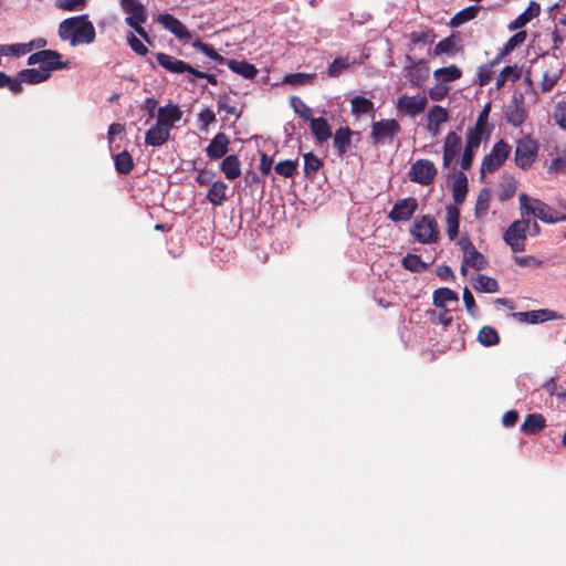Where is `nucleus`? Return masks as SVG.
Returning a JSON list of instances; mask_svg holds the SVG:
<instances>
[{
	"label": "nucleus",
	"instance_id": "f03ea898",
	"mask_svg": "<svg viewBox=\"0 0 566 566\" xmlns=\"http://www.w3.org/2000/svg\"><path fill=\"white\" fill-rule=\"evenodd\" d=\"M122 10L127 14L125 23L134 29V31L143 38L146 42L150 43L149 35L142 27L147 20V10L139 0H119Z\"/></svg>",
	"mask_w": 566,
	"mask_h": 566
},
{
	"label": "nucleus",
	"instance_id": "bb28decb",
	"mask_svg": "<svg viewBox=\"0 0 566 566\" xmlns=\"http://www.w3.org/2000/svg\"><path fill=\"white\" fill-rule=\"evenodd\" d=\"M77 22H80L77 17H72L63 20L59 25V36L64 41H70L72 46L78 45V39H75Z\"/></svg>",
	"mask_w": 566,
	"mask_h": 566
},
{
	"label": "nucleus",
	"instance_id": "052dcab7",
	"mask_svg": "<svg viewBox=\"0 0 566 566\" xmlns=\"http://www.w3.org/2000/svg\"><path fill=\"white\" fill-rule=\"evenodd\" d=\"M450 87L447 84L438 81L434 86L429 88L428 96L433 102H440L448 95Z\"/></svg>",
	"mask_w": 566,
	"mask_h": 566
},
{
	"label": "nucleus",
	"instance_id": "4c0bfd02",
	"mask_svg": "<svg viewBox=\"0 0 566 566\" xmlns=\"http://www.w3.org/2000/svg\"><path fill=\"white\" fill-rule=\"evenodd\" d=\"M352 114L355 116L371 114L375 111L373 101L364 96H355L350 101Z\"/></svg>",
	"mask_w": 566,
	"mask_h": 566
},
{
	"label": "nucleus",
	"instance_id": "0e129e2a",
	"mask_svg": "<svg viewBox=\"0 0 566 566\" xmlns=\"http://www.w3.org/2000/svg\"><path fill=\"white\" fill-rule=\"evenodd\" d=\"M127 42H128L130 49L136 54L144 56L148 53V49L146 48V45L138 38H136L133 33H129V35L127 36Z\"/></svg>",
	"mask_w": 566,
	"mask_h": 566
},
{
	"label": "nucleus",
	"instance_id": "473e14b6",
	"mask_svg": "<svg viewBox=\"0 0 566 566\" xmlns=\"http://www.w3.org/2000/svg\"><path fill=\"white\" fill-rule=\"evenodd\" d=\"M546 426L545 418L541 413H530L521 426V431L525 434H535Z\"/></svg>",
	"mask_w": 566,
	"mask_h": 566
},
{
	"label": "nucleus",
	"instance_id": "ea45409f",
	"mask_svg": "<svg viewBox=\"0 0 566 566\" xmlns=\"http://www.w3.org/2000/svg\"><path fill=\"white\" fill-rule=\"evenodd\" d=\"M480 9L481 8L479 6H469L460 10L451 18L450 25L457 28L468 21L473 20L474 18H476Z\"/></svg>",
	"mask_w": 566,
	"mask_h": 566
},
{
	"label": "nucleus",
	"instance_id": "412c9836",
	"mask_svg": "<svg viewBox=\"0 0 566 566\" xmlns=\"http://www.w3.org/2000/svg\"><path fill=\"white\" fill-rule=\"evenodd\" d=\"M182 112L177 105L168 104L166 106L159 107L157 112V123L164 125L166 127H171L176 122L181 119Z\"/></svg>",
	"mask_w": 566,
	"mask_h": 566
},
{
	"label": "nucleus",
	"instance_id": "393cba45",
	"mask_svg": "<svg viewBox=\"0 0 566 566\" xmlns=\"http://www.w3.org/2000/svg\"><path fill=\"white\" fill-rule=\"evenodd\" d=\"M541 13V6L535 1H531L528 7L516 17L514 21L509 24V30L514 31L525 27L532 19L538 17Z\"/></svg>",
	"mask_w": 566,
	"mask_h": 566
},
{
	"label": "nucleus",
	"instance_id": "e433bc0d",
	"mask_svg": "<svg viewBox=\"0 0 566 566\" xmlns=\"http://www.w3.org/2000/svg\"><path fill=\"white\" fill-rule=\"evenodd\" d=\"M462 76V71L455 65L451 64L446 67L437 69L433 72V77L442 83L454 82Z\"/></svg>",
	"mask_w": 566,
	"mask_h": 566
},
{
	"label": "nucleus",
	"instance_id": "338daca9",
	"mask_svg": "<svg viewBox=\"0 0 566 566\" xmlns=\"http://www.w3.org/2000/svg\"><path fill=\"white\" fill-rule=\"evenodd\" d=\"M463 302H464L467 311L472 316H475L478 314V306L475 304V300H474L471 291L468 287H464V290H463Z\"/></svg>",
	"mask_w": 566,
	"mask_h": 566
},
{
	"label": "nucleus",
	"instance_id": "20e7f679",
	"mask_svg": "<svg viewBox=\"0 0 566 566\" xmlns=\"http://www.w3.org/2000/svg\"><path fill=\"white\" fill-rule=\"evenodd\" d=\"M410 233L415 241L419 243L431 244L437 242L439 239V229L434 217L431 214H426L421 218H418L413 222L410 229Z\"/></svg>",
	"mask_w": 566,
	"mask_h": 566
},
{
	"label": "nucleus",
	"instance_id": "aec40b11",
	"mask_svg": "<svg viewBox=\"0 0 566 566\" xmlns=\"http://www.w3.org/2000/svg\"><path fill=\"white\" fill-rule=\"evenodd\" d=\"M77 20H80V22L76 24L75 39H78V44H90L94 42L96 32L88 17L86 14L77 15Z\"/></svg>",
	"mask_w": 566,
	"mask_h": 566
},
{
	"label": "nucleus",
	"instance_id": "c85d7f7f",
	"mask_svg": "<svg viewBox=\"0 0 566 566\" xmlns=\"http://www.w3.org/2000/svg\"><path fill=\"white\" fill-rule=\"evenodd\" d=\"M221 171L226 178L233 180L241 175V163L239 157L234 154L226 156L220 166Z\"/></svg>",
	"mask_w": 566,
	"mask_h": 566
},
{
	"label": "nucleus",
	"instance_id": "39448f33",
	"mask_svg": "<svg viewBox=\"0 0 566 566\" xmlns=\"http://www.w3.org/2000/svg\"><path fill=\"white\" fill-rule=\"evenodd\" d=\"M530 228V219L523 218L513 221L503 234L504 242L514 253L523 252L526 243V232Z\"/></svg>",
	"mask_w": 566,
	"mask_h": 566
},
{
	"label": "nucleus",
	"instance_id": "37998d69",
	"mask_svg": "<svg viewBox=\"0 0 566 566\" xmlns=\"http://www.w3.org/2000/svg\"><path fill=\"white\" fill-rule=\"evenodd\" d=\"M478 340L482 346L491 347L500 343V335L494 327L485 325L480 329Z\"/></svg>",
	"mask_w": 566,
	"mask_h": 566
},
{
	"label": "nucleus",
	"instance_id": "e2e57ef3",
	"mask_svg": "<svg viewBox=\"0 0 566 566\" xmlns=\"http://www.w3.org/2000/svg\"><path fill=\"white\" fill-rule=\"evenodd\" d=\"M86 0H55V7L64 11H74L83 8Z\"/></svg>",
	"mask_w": 566,
	"mask_h": 566
},
{
	"label": "nucleus",
	"instance_id": "c9c22d12",
	"mask_svg": "<svg viewBox=\"0 0 566 566\" xmlns=\"http://www.w3.org/2000/svg\"><path fill=\"white\" fill-rule=\"evenodd\" d=\"M227 188L228 186L223 181H214L211 184L207 199L213 206H220L227 198Z\"/></svg>",
	"mask_w": 566,
	"mask_h": 566
},
{
	"label": "nucleus",
	"instance_id": "a19ab883",
	"mask_svg": "<svg viewBox=\"0 0 566 566\" xmlns=\"http://www.w3.org/2000/svg\"><path fill=\"white\" fill-rule=\"evenodd\" d=\"M114 166L119 175H128L134 168L132 155L127 150H123L114 156Z\"/></svg>",
	"mask_w": 566,
	"mask_h": 566
},
{
	"label": "nucleus",
	"instance_id": "9b49d317",
	"mask_svg": "<svg viewBox=\"0 0 566 566\" xmlns=\"http://www.w3.org/2000/svg\"><path fill=\"white\" fill-rule=\"evenodd\" d=\"M405 76L413 87L423 84L429 75V67L423 60L415 61L410 55H406Z\"/></svg>",
	"mask_w": 566,
	"mask_h": 566
},
{
	"label": "nucleus",
	"instance_id": "603ef678",
	"mask_svg": "<svg viewBox=\"0 0 566 566\" xmlns=\"http://www.w3.org/2000/svg\"><path fill=\"white\" fill-rule=\"evenodd\" d=\"M297 160H283L275 165L274 170L277 175L285 178H291L297 172Z\"/></svg>",
	"mask_w": 566,
	"mask_h": 566
},
{
	"label": "nucleus",
	"instance_id": "72a5a7b5",
	"mask_svg": "<svg viewBox=\"0 0 566 566\" xmlns=\"http://www.w3.org/2000/svg\"><path fill=\"white\" fill-rule=\"evenodd\" d=\"M505 118L507 123L512 124L514 127L521 126L526 118V112L523 103L515 99L511 105H509Z\"/></svg>",
	"mask_w": 566,
	"mask_h": 566
},
{
	"label": "nucleus",
	"instance_id": "a211bd4d",
	"mask_svg": "<svg viewBox=\"0 0 566 566\" xmlns=\"http://www.w3.org/2000/svg\"><path fill=\"white\" fill-rule=\"evenodd\" d=\"M229 144L228 135L222 132L218 133L206 148L207 156L210 159L222 158L228 153Z\"/></svg>",
	"mask_w": 566,
	"mask_h": 566
},
{
	"label": "nucleus",
	"instance_id": "8fccbe9b",
	"mask_svg": "<svg viewBox=\"0 0 566 566\" xmlns=\"http://www.w3.org/2000/svg\"><path fill=\"white\" fill-rule=\"evenodd\" d=\"M315 74L310 73H292L286 74L283 78V84H290L292 86H302L313 84Z\"/></svg>",
	"mask_w": 566,
	"mask_h": 566
},
{
	"label": "nucleus",
	"instance_id": "bf43d9fd",
	"mask_svg": "<svg viewBox=\"0 0 566 566\" xmlns=\"http://www.w3.org/2000/svg\"><path fill=\"white\" fill-rule=\"evenodd\" d=\"M532 313L528 318L530 324L543 323L556 318V313L551 310L530 311Z\"/></svg>",
	"mask_w": 566,
	"mask_h": 566
},
{
	"label": "nucleus",
	"instance_id": "a878e982",
	"mask_svg": "<svg viewBox=\"0 0 566 566\" xmlns=\"http://www.w3.org/2000/svg\"><path fill=\"white\" fill-rule=\"evenodd\" d=\"M50 76L48 70L40 69H24L17 73V78L20 81L21 85L22 83L30 85L40 84L48 81Z\"/></svg>",
	"mask_w": 566,
	"mask_h": 566
},
{
	"label": "nucleus",
	"instance_id": "2eb2a0df",
	"mask_svg": "<svg viewBox=\"0 0 566 566\" xmlns=\"http://www.w3.org/2000/svg\"><path fill=\"white\" fill-rule=\"evenodd\" d=\"M157 21L179 40H189L191 38L184 23L169 13L159 14Z\"/></svg>",
	"mask_w": 566,
	"mask_h": 566
},
{
	"label": "nucleus",
	"instance_id": "4468645a",
	"mask_svg": "<svg viewBox=\"0 0 566 566\" xmlns=\"http://www.w3.org/2000/svg\"><path fill=\"white\" fill-rule=\"evenodd\" d=\"M156 60L158 64L170 73H192L193 67L182 60H178L167 53H156Z\"/></svg>",
	"mask_w": 566,
	"mask_h": 566
},
{
	"label": "nucleus",
	"instance_id": "680f3d73",
	"mask_svg": "<svg viewBox=\"0 0 566 566\" xmlns=\"http://www.w3.org/2000/svg\"><path fill=\"white\" fill-rule=\"evenodd\" d=\"M217 106L219 111H223L229 115H233L235 118L241 116V112H239L235 106L230 104V98L227 95L219 96Z\"/></svg>",
	"mask_w": 566,
	"mask_h": 566
},
{
	"label": "nucleus",
	"instance_id": "a18cd8bd",
	"mask_svg": "<svg viewBox=\"0 0 566 566\" xmlns=\"http://www.w3.org/2000/svg\"><path fill=\"white\" fill-rule=\"evenodd\" d=\"M491 200V190L489 188H482L478 195L474 214L479 219L486 214Z\"/></svg>",
	"mask_w": 566,
	"mask_h": 566
},
{
	"label": "nucleus",
	"instance_id": "79ce46f5",
	"mask_svg": "<svg viewBox=\"0 0 566 566\" xmlns=\"http://www.w3.org/2000/svg\"><path fill=\"white\" fill-rule=\"evenodd\" d=\"M473 289L478 292L496 293L500 286L495 279L479 274L473 283Z\"/></svg>",
	"mask_w": 566,
	"mask_h": 566
},
{
	"label": "nucleus",
	"instance_id": "c756f323",
	"mask_svg": "<svg viewBox=\"0 0 566 566\" xmlns=\"http://www.w3.org/2000/svg\"><path fill=\"white\" fill-rule=\"evenodd\" d=\"M356 64V60L347 56L336 57L327 66L326 74L328 77H338Z\"/></svg>",
	"mask_w": 566,
	"mask_h": 566
},
{
	"label": "nucleus",
	"instance_id": "49530a36",
	"mask_svg": "<svg viewBox=\"0 0 566 566\" xmlns=\"http://www.w3.org/2000/svg\"><path fill=\"white\" fill-rule=\"evenodd\" d=\"M192 48L197 51H200L206 56L213 60L217 64H227V59H224L222 55H220L212 45L205 43L200 40H197L192 43Z\"/></svg>",
	"mask_w": 566,
	"mask_h": 566
},
{
	"label": "nucleus",
	"instance_id": "423d86ee",
	"mask_svg": "<svg viewBox=\"0 0 566 566\" xmlns=\"http://www.w3.org/2000/svg\"><path fill=\"white\" fill-rule=\"evenodd\" d=\"M511 146L503 139L496 142L481 164V175L495 172L509 158Z\"/></svg>",
	"mask_w": 566,
	"mask_h": 566
},
{
	"label": "nucleus",
	"instance_id": "69168bd1",
	"mask_svg": "<svg viewBox=\"0 0 566 566\" xmlns=\"http://www.w3.org/2000/svg\"><path fill=\"white\" fill-rule=\"evenodd\" d=\"M478 149L464 146L463 154L461 156L460 165L463 170H469L472 167L475 151Z\"/></svg>",
	"mask_w": 566,
	"mask_h": 566
},
{
	"label": "nucleus",
	"instance_id": "c03bdc74",
	"mask_svg": "<svg viewBox=\"0 0 566 566\" xmlns=\"http://www.w3.org/2000/svg\"><path fill=\"white\" fill-rule=\"evenodd\" d=\"M402 266L413 273H421L428 270L429 264L423 262L417 254H407L402 258Z\"/></svg>",
	"mask_w": 566,
	"mask_h": 566
},
{
	"label": "nucleus",
	"instance_id": "ddd939ff",
	"mask_svg": "<svg viewBox=\"0 0 566 566\" xmlns=\"http://www.w3.org/2000/svg\"><path fill=\"white\" fill-rule=\"evenodd\" d=\"M428 104L427 97L420 94H416L412 96L402 95L398 98L397 109L400 113L416 116L422 113Z\"/></svg>",
	"mask_w": 566,
	"mask_h": 566
},
{
	"label": "nucleus",
	"instance_id": "f3484780",
	"mask_svg": "<svg viewBox=\"0 0 566 566\" xmlns=\"http://www.w3.org/2000/svg\"><path fill=\"white\" fill-rule=\"evenodd\" d=\"M355 133L348 127H339L334 134V148L338 157L343 158L352 147V138Z\"/></svg>",
	"mask_w": 566,
	"mask_h": 566
},
{
	"label": "nucleus",
	"instance_id": "58836bf2",
	"mask_svg": "<svg viewBox=\"0 0 566 566\" xmlns=\"http://www.w3.org/2000/svg\"><path fill=\"white\" fill-rule=\"evenodd\" d=\"M458 294L449 287H440L433 292L432 302L436 307L446 308L448 302H457Z\"/></svg>",
	"mask_w": 566,
	"mask_h": 566
},
{
	"label": "nucleus",
	"instance_id": "f257e3e1",
	"mask_svg": "<svg viewBox=\"0 0 566 566\" xmlns=\"http://www.w3.org/2000/svg\"><path fill=\"white\" fill-rule=\"evenodd\" d=\"M521 217L528 219L533 216L546 223L560 222L559 213L539 199L531 198L526 193L520 195Z\"/></svg>",
	"mask_w": 566,
	"mask_h": 566
},
{
	"label": "nucleus",
	"instance_id": "774afa93",
	"mask_svg": "<svg viewBox=\"0 0 566 566\" xmlns=\"http://www.w3.org/2000/svg\"><path fill=\"white\" fill-rule=\"evenodd\" d=\"M554 118L560 128L566 130V102H560L557 104Z\"/></svg>",
	"mask_w": 566,
	"mask_h": 566
},
{
	"label": "nucleus",
	"instance_id": "6e6552de",
	"mask_svg": "<svg viewBox=\"0 0 566 566\" xmlns=\"http://www.w3.org/2000/svg\"><path fill=\"white\" fill-rule=\"evenodd\" d=\"M538 145L528 136L516 142L514 160L521 169H528L537 157Z\"/></svg>",
	"mask_w": 566,
	"mask_h": 566
},
{
	"label": "nucleus",
	"instance_id": "4be33fe9",
	"mask_svg": "<svg viewBox=\"0 0 566 566\" xmlns=\"http://www.w3.org/2000/svg\"><path fill=\"white\" fill-rule=\"evenodd\" d=\"M452 198L457 206L465 201L468 193V178L463 171H458L453 175L451 184Z\"/></svg>",
	"mask_w": 566,
	"mask_h": 566
},
{
	"label": "nucleus",
	"instance_id": "dca6fc26",
	"mask_svg": "<svg viewBox=\"0 0 566 566\" xmlns=\"http://www.w3.org/2000/svg\"><path fill=\"white\" fill-rule=\"evenodd\" d=\"M462 148L461 136L455 132H449L443 143V167L448 168L451 161L460 154Z\"/></svg>",
	"mask_w": 566,
	"mask_h": 566
},
{
	"label": "nucleus",
	"instance_id": "9d476101",
	"mask_svg": "<svg viewBox=\"0 0 566 566\" xmlns=\"http://www.w3.org/2000/svg\"><path fill=\"white\" fill-rule=\"evenodd\" d=\"M458 245L463 252L464 264H469L476 271L486 268L488 261L485 256L476 250L469 237H461L458 241Z\"/></svg>",
	"mask_w": 566,
	"mask_h": 566
},
{
	"label": "nucleus",
	"instance_id": "3c124183",
	"mask_svg": "<svg viewBox=\"0 0 566 566\" xmlns=\"http://www.w3.org/2000/svg\"><path fill=\"white\" fill-rule=\"evenodd\" d=\"M563 70H556L554 72L547 70L544 72L543 80L541 82V90L544 93L551 92L558 80L560 78Z\"/></svg>",
	"mask_w": 566,
	"mask_h": 566
},
{
	"label": "nucleus",
	"instance_id": "cd10ccee",
	"mask_svg": "<svg viewBox=\"0 0 566 566\" xmlns=\"http://www.w3.org/2000/svg\"><path fill=\"white\" fill-rule=\"evenodd\" d=\"M447 234L451 241L455 240L459 234L460 211L457 206H448L446 208Z\"/></svg>",
	"mask_w": 566,
	"mask_h": 566
},
{
	"label": "nucleus",
	"instance_id": "7c9ffc66",
	"mask_svg": "<svg viewBox=\"0 0 566 566\" xmlns=\"http://www.w3.org/2000/svg\"><path fill=\"white\" fill-rule=\"evenodd\" d=\"M227 66L234 73L241 75L242 77L244 78H248V80H252L258 74V69L242 60V61H238V60H228L227 61Z\"/></svg>",
	"mask_w": 566,
	"mask_h": 566
},
{
	"label": "nucleus",
	"instance_id": "f704fd0d",
	"mask_svg": "<svg viewBox=\"0 0 566 566\" xmlns=\"http://www.w3.org/2000/svg\"><path fill=\"white\" fill-rule=\"evenodd\" d=\"M521 76L522 69L520 66H517L516 64L507 65L501 71V73L496 77L495 86L496 88H501L507 81L515 83L521 78Z\"/></svg>",
	"mask_w": 566,
	"mask_h": 566
},
{
	"label": "nucleus",
	"instance_id": "864d4df0",
	"mask_svg": "<svg viewBox=\"0 0 566 566\" xmlns=\"http://www.w3.org/2000/svg\"><path fill=\"white\" fill-rule=\"evenodd\" d=\"M6 87L13 94H21L23 92V86L20 84L17 76L12 77L0 71V88Z\"/></svg>",
	"mask_w": 566,
	"mask_h": 566
},
{
	"label": "nucleus",
	"instance_id": "f8f14e48",
	"mask_svg": "<svg viewBox=\"0 0 566 566\" xmlns=\"http://www.w3.org/2000/svg\"><path fill=\"white\" fill-rule=\"evenodd\" d=\"M418 209V201L413 197L399 199L395 202L388 218L392 222L408 221Z\"/></svg>",
	"mask_w": 566,
	"mask_h": 566
},
{
	"label": "nucleus",
	"instance_id": "6ab92c4d",
	"mask_svg": "<svg viewBox=\"0 0 566 566\" xmlns=\"http://www.w3.org/2000/svg\"><path fill=\"white\" fill-rule=\"evenodd\" d=\"M170 137V129L156 122L145 134V144L147 146L159 147L167 143Z\"/></svg>",
	"mask_w": 566,
	"mask_h": 566
},
{
	"label": "nucleus",
	"instance_id": "09e8293b",
	"mask_svg": "<svg viewBox=\"0 0 566 566\" xmlns=\"http://www.w3.org/2000/svg\"><path fill=\"white\" fill-rule=\"evenodd\" d=\"M304 158V174L307 178H314L319 168L322 167V160L313 153H307L303 156Z\"/></svg>",
	"mask_w": 566,
	"mask_h": 566
},
{
	"label": "nucleus",
	"instance_id": "6e6d98bb",
	"mask_svg": "<svg viewBox=\"0 0 566 566\" xmlns=\"http://www.w3.org/2000/svg\"><path fill=\"white\" fill-rule=\"evenodd\" d=\"M484 130L485 128L478 127L475 125L474 127L469 128L467 132L465 146L478 149L482 142Z\"/></svg>",
	"mask_w": 566,
	"mask_h": 566
},
{
	"label": "nucleus",
	"instance_id": "5fc2aeb1",
	"mask_svg": "<svg viewBox=\"0 0 566 566\" xmlns=\"http://www.w3.org/2000/svg\"><path fill=\"white\" fill-rule=\"evenodd\" d=\"M409 39L412 44H431L436 39V34L433 30L427 29L411 32Z\"/></svg>",
	"mask_w": 566,
	"mask_h": 566
},
{
	"label": "nucleus",
	"instance_id": "2f4dec72",
	"mask_svg": "<svg viewBox=\"0 0 566 566\" xmlns=\"http://www.w3.org/2000/svg\"><path fill=\"white\" fill-rule=\"evenodd\" d=\"M311 130L319 143H324L332 137L331 125L324 117L312 118Z\"/></svg>",
	"mask_w": 566,
	"mask_h": 566
},
{
	"label": "nucleus",
	"instance_id": "b1692460",
	"mask_svg": "<svg viewBox=\"0 0 566 566\" xmlns=\"http://www.w3.org/2000/svg\"><path fill=\"white\" fill-rule=\"evenodd\" d=\"M460 42L461 40L459 35L451 34L436 44L433 49V55L438 56L441 54H447L453 56L462 49Z\"/></svg>",
	"mask_w": 566,
	"mask_h": 566
},
{
	"label": "nucleus",
	"instance_id": "1a4fd4ad",
	"mask_svg": "<svg viewBox=\"0 0 566 566\" xmlns=\"http://www.w3.org/2000/svg\"><path fill=\"white\" fill-rule=\"evenodd\" d=\"M437 174V167L431 160L418 159L411 165L408 171V178L412 182L429 186L433 182Z\"/></svg>",
	"mask_w": 566,
	"mask_h": 566
},
{
	"label": "nucleus",
	"instance_id": "5701e85b",
	"mask_svg": "<svg viewBox=\"0 0 566 566\" xmlns=\"http://www.w3.org/2000/svg\"><path fill=\"white\" fill-rule=\"evenodd\" d=\"M526 32L525 31H518L515 34H513L506 43L503 45V48L500 49L496 56L490 62V66H496L501 63V61L509 55L516 46L522 44L526 40Z\"/></svg>",
	"mask_w": 566,
	"mask_h": 566
},
{
	"label": "nucleus",
	"instance_id": "7ed1b4c3",
	"mask_svg": "<svg viewBox=\"0 0 566 566\" xmlns=\"http://www.w3.org/2000/svg\"><path fill=\"white\" fill-rule=\"evenodd\" d=\"M401 132V126L395 118L373 122L370 139L374 146L390 145L394 138Z\"/></svg>",
	"mask_w": 566,
	"mask_h": 566
},
{
	"label": "nucleus",
	"instance_id": "0eeeda50",
	"mask_svg": "<svg viewBox=\"0 0 566 566\" xmlns=\"http://www.w3.org/2000/svg\"><path fill=\"white\" fill-rule=\"evenodd\" d=\"M62 55L54 50H40L35 53H32L28 57V65L40 64V70H48V73L51 75L52 71L63 70L67 67V62L61 61Z\"/></svg>",
	"mask_w": 566,
	"mask_h": 566
},
{
	"label": "nucleus",
	"instance_id": "13d9d810",
	"mask_svg": "<svg viewBox=\"0 0 566 566\" xmlns=\"http://www.w3.org/2000/svg\"><path fill=\"white\" fill-rule=\"evenodd\" d=\"M291 106L294 112L305 120L312 119V109L297 96L291 97Z\"/></svg>",
	"mask_w": 566,
	"mask_h": 566
},
{
	"label": "nucleus",
	"instance_id": "de8ad7c7",
	"mask_svg": "<svg viewBox=\"0 0 566 566\" xmlns=\"http://www.w3.org/2000/svg\"><path fill=\"white\" fill-rule=\"evenodd\" d=\"M428 129L433 125H441L448 120V111L440 105H433L428 112Z\"/></svg>",
	"mask_w": 566,
	"mask_h": 566
},
{
	"label": "nucleus",
	"instance_id": "4d7b16f0",
	"mask_svg": "<svg viewBox=\"0 0 566 566\" xmlns=\"http://www.w3.org/2000/svg\"><path fill=\"white\" fill-rule=\"evenodd\" d=\"M28 53V48L24 46V43H14V44H0V59L2 56H21Z\"/></svg>",
	"mask_w": 566,
	"mask_h": 566
}]
</instances>
